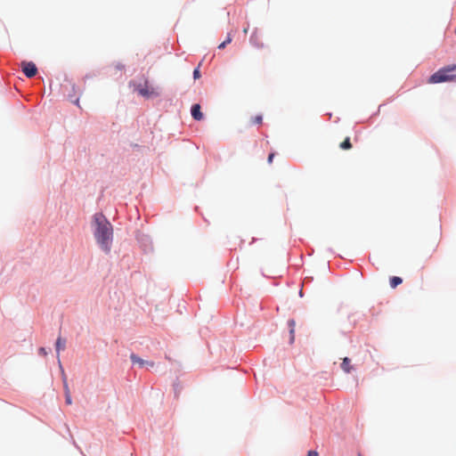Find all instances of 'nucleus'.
<instances>
[{"label":"nucleus","mask_w":456,"mask_h":456,"mask_svg":"<svg viewBox=\"0 0 456 456\" xmlns=\"http://www.w3.org/2000/svg\"><path fill=\"white\" fill-rule=\"evenodd\" d=\"M94 237L101 248L106 253L110 251L113 240V228L104 215L97 213L94 216Z\"/></svg>","instance_id":"f257e3e1"},{"label":"nucleus","mask_w":456,"mask_h":456,"mask_svg":"<svg viewBox=\"0 0 456 456\" xmlns=\"http://www.w3.org/2000/svg\"><path fill=\"white\" fill-rule=\"evenodd\" d=\"M456 70V65H448L444 68L438 69L428 78L429 84H438L443 82L452 81L456 78V76L452 75L451 72Z\"/></svg>","instance_id":"f03ea898"},{"label":"nucleus","mask_w":456,"mask_h":456,"mask_svg":"<svg viewBox=\"0 0 456 456\" xmlns=\"http://www.w3.org/2000/svg\"><path fill=\"white\" fill-rule=\"evenodd\" d=\"M135 90L140 95L146 98L156 97L159 95V93L156 91V89L150 86L147 81L143 85H138Z\"/></svg>","instance_id":"7ed1b4c3"},{"label":"nucleus","mask_w":456,"mask_h":456,"mask_svg":"<svg viewBox=\"0 0 456 456\" xmlns=\"http://www.w3.org/2000/svg\"><path fill=\"white\" fill-rule=\"evenodd\" d=\"M21 68L28 77H33L37 73V69L32 61H22Z\"/></svg>","instance_id":"20e7f679"},{"label":"nucleus","mask_w":456,"mask_h":456,"mask_svg":"<svg viewBox=\"0 0 456 456\" xmlns=\"http://www.w3.org/2000/svg\"><path fill=\"white\" fill-rule=\"evenodd\" d=\"M250 44L256 48L264 47V43L261 41L260 36L256 30H255L250 37Z\"/></svg>","instance_id":"39448f33"},{"label":"nucleus","mask_w":456,"mask_h":456,"mask_svg":"<svg viewBox=\"0 0 456 456\" xmlns=\"http://www.w3.org/2000/svg\"><path fill=\"white\" fill-rule=\"evenodd\" d=\"M341 369L343 370L344 372L350 373L354 369L353 365L351 364V359H349L348 357L343 358Z\"/></svg>","instance_id":"423d86ee"},{"label":"nucleus","mask_w":456,"mask_h":456,"mask_svg":"<svg viewBox=\"0 0 456 456\" xmlns=\"http://www.w3.org/2000/svg\"><path fill=\"white\" fill-rule=\"evenodd\" d=\"M191 116L196 120H201L203 118V114L200 111V104H194L191 107Z\"/></svg>","instance_id":"0eeeda50"},{"label":"nucleus","mask_w":456,"mask_h":456,"mask_svg":"<svg viewBox=\"0 0 456 456\" xmlns=\"http://www.w3.org/2000/svg\"><path fill=\"white\" fill-rule=\"evenodd\" d=\"M130 359H131V361H132V362H133L134 364H137V365H139L141 368L145 367V363H148V361H145V360H143V359L140 358L139 356H137V355H136V354H132L130 355Z\"/></svg>","instance_id":"6e6552de"},{"label":"nucleus","mask_w":456,"mask_h":456,"mask_svg":"<svg viewBox=\"0 0 456 456\" xmlns=\"http://www.w3.org/2000/svg\"><path fill=\"white\" fill-rule=\"evenodd\" d=\"M288 325H289V334H290V338H289V343L292 344L294 342V339H295V327H296V322L293 319L291 320H289L288 321Z\"/></svg>","instance_id":"1a4fd4ad"},{"label":"nucleus","mask_w":456,"mask_h":456,"mask_svg":"<svg viewBox=\"0 0 456 456\" xmlns=\"http://www.w3.org/2000/svg\"><path fill=\"white\" fill-rule=\"evenodd\" d=\"M56 351L57 355L59 356L60 351H62L66 347V340L62 338L61 337H59L56 340Z\"/></svg>","instance_id":"9d476101"},{"label":"nucleus","mask_w":456,"mask_h":456,"mask_svg":"<svg viewBox=\"0 0 456 456\" xmlns=\"http://www.w3.org/2000/svg\"><path fill=\"white\" fill-rule=\"evenodd\" d=\"M389 281L391 288L395 289L403 282V280L400 277L393 276Z\"/></svg>","instance_id":"9b49d317"},{"label":"nucleus","mask_w":456,"mask_h":456,"mask_svg":"<svg viewBox=\"0 0 456 456\" xmlns=\"http://www.w3.org/2000/svg\"><path fill=\"white\" fill-rule=\"evenodd\" d=\"M339 147L342 149V150H350L352 148V144L350 142V138L349 137H346L344 142H342L339 145Z\"/></svg>","instance_id":"f8f14e48"},{"label":"nucleus","mask_w":456,"mask_h":456,"mask_svg":"<svg viewBox=\"0 0 456 456\" xmlns=\"http://www.w3.org/2000/svg\"><path fill=\"white\" fill-rule=\"evenodd\" d=\"M232 42V37L230 35H228L227 38L225 41H224L223 43H221L219 45H218V48L219 49H224L226 45L230 44Z\"/></svg>","instance_id":"ddd939ff"},{"label":"nucleus","mask_w":456,"mask_h":456,"mask_svg":"<svg viewBox=\"0 0 456 456\" xmlns=\"http://www.w3.org/2000/svg\"><path fill=\"white\" fill-rule=\"evenodd\" d=\"M262 120H263L262 116L261 115H257V116H256V117L251 118V123L252 124H261Z\"/></svg>","instance_id":"4468645a"},{"label":"nucleus","mask_w":456,"mask_h":456,"mask_svg":"<svg viewBox=\"0 0 456 456\" xmlns=\"http://www.w3.org/2000/svg\"><path fill=\"white\" fill-rule=\"evenodd\" d=\"M200 77V67L196 68L193 71V78L198 79Z\"/></svg>","instance_id":"2eb2a0df"},{"label":"nucleus","mask_w":456,"mask_h":456,"mask_svg":"<svg viewBox=\"0 0 456 456\" xmlns=\"http://www.w3.org/2000/svg\"><path fill=\"white\" fill-rule=\"evenodd\" d=\"M65 401H66V403L69 405L72 403L70 394L65 395Z\"/></svg>","instance_id":"dca6fc26"},{"label":"nucleus","mask_w":456,"mask_h":456,"mask_svg":"<svg viewBox=\"0 0 456 456\" xmlns=\"http://www.w3.org/2000/svg\"><path fill=\"white\" fill-rule=\"evenodd\" d=\"M64 392H65V395L70 394V391H69V388L66 379H64Z\"/></svg>","instance_id":"f3484780"},{"label":"nucleus","mask_w":456,"mask_h":456,"mask_svg":"<svg viewBox=\"0 0 456 456\" xmlns=\"http://www.w3.org/2000/svg\"><path fill=\"white\" fill-rule=\"evenodd\" d=\"M274 158V153H271L268 156V163L271 164L273 162V159Z\"/></svg>","instance_id":"a211bd4d"},{"label":"nucleus","mask_w":456,"mask_h":456,"mask_svg":"<svg viewBox=\"0 0 456 456\" xmlns=\"http://www.w3.org/2000/svg\"><path fill=\"white\" fill-rule=\"evenodd\" d=\"M307 456H319L315 451H309Z\"/></svg>","instance_id":"6ab92c4d"},{"label":"nucleus","mask_w":456,"mask_h":456,"mask_svg":"<svg viewBox=\"0 0 456 456\" xmlns=\"http://www.w3.org/2000/svg\"><path fill=\"white\" fill-rule=\"evenodd\" d=\"M145 366H148V367H153V366H154V362H149V361H148V363H145Z\"/></svg>","instance_id":"aec40b11"},{"label":"nucleus","mask_w":456,"mask_h":456,"mask_svg":"<svg viewBox=\"0 0 456 456\" xmlns=\"http://www.w3.org/2000/svg\"><path fill=\"white\" fill-rule=\"evenodd\" d=\"M248 27H247V28H245L243 29V32H244L245 34H247V33H248Z\"/></svg>","instance_id":"412c9836"},{"label":"nucleus","mask_w":456,"mask_h":456,"mask_svg":"<svg viewBox=\"0 0 456 456\" xmlns=\"http://www.w3.org/2000/svg\"><path fill=\"white\" fill-rule=\"evenodd\" d=\"M40 352H41V354H45V349H44V348H40Z\"/></svg>","instance_id":"4be33fe9"},{"label":"nucleus","mask_w":456,"mask_h":456,"mask_svg":"<svg viewBox=\"0 0 456 456\" xmlns=\"http://www.w3.org/2000/svg\"><path fill=\"white\" fill-rule=\"evenodd\" d=\"M358 456H362L361 454H358Z\"/></svg>","instance_id":"5701e85b"}]
</instances>
